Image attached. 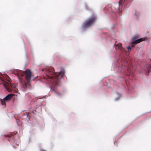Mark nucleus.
<instances>
[{"label":"nucleus","mask_w":151,"mask_h":151,"mask_svg":"<svg viewBox=\"0 0 151 151\" xmlns=\"http://www.w3.org/2000/svg\"><path fill=\"white\" fill-rule=\"evenodd\" d=\"M85 8L86 9H87V10H89V9L88 6L86 4H85Z\"/></svg>","instance_id":"obj_12"},{"label":"nucleus","mask_w":151,"mask_h":151,"mask_svg":"<svg viewBox=\"0 0 151 151\" xmlns=\"http://www.w3.org/2000/svg\"><path fill=\"white\" fill-rule=\"evenodd\" d=\"M149 64H146L144 67V70L146 72L147 75L149 74V73L151 71V60H149Z\"/></svg>","instance_id":"obj_6"},{"label":"nucleus","mask_w":151,"mask_h":151,"mask_svg":"<svg viewBox=\"0 0 151 151\" xmlns=\"http://www.w3.org/2000/svg\"><path fill=\"white\" fill-rule=\"evenodd\" d=\"M7 77H9L7 75H4L0 73V79L4 82V85L5 88L8 91H9V81L7 79Z\"/></svg>","instance_id":"obj_5"},{"label":"nucleus","mask_w":151,"mask_h":151,"mask_svg":"<svg viewBox=\"0 0 151 151\" xmlns=\"http://www.w3.org/2000/svg\"><path fill=\"white\" fill-rule=\"evenodd\" d=\"M3 83V85L4 86V82H1V83Z\"/></svg>","instance_id":"obj_19"},{"label":"nucleus","mask_w":151,"mask_h":151,"mask_svg":"<svg viewBox=\"0 0 151 151\" xmlns=\"http://www.w3.org/2000/svg\"><path fill=\"white\" fill-rule=\"evenodd\" d=\"M121 94H119V93H117L118 97L116 98H115V99H114L115 101H118L119 100V98L121 96Z\"/></svg>","instance_id":"obj_11"},{"label":"nucleus","mask_w":151,"mask_h":151,"mask_svg":"<svg viewBox=\"0 0 151 151\" xmlns=\"http://www.w3.org/2000/svg\"><path fill=\"white\" fill-rule=\"evenodd\" d=\"M10 137H11V136H12V133H10Z\"/></svg>","instance_id":"obj_17"},{"label":"nucleus","mask_w":151,"mask_h":151,"mask_svg":"<svg viewBox=\"0 0 151 151\" xmlns=\"http://www.w3.org/2000/svg\"><path fill=\"white\" fill-rule=\"evenodd\" d=\"M135 14L136 15H137L136 13H135Z\"/></svg>","instance_id":"obj_23"},{"label":"nucleus","mask_w":151,"mask_h":151,"mask_svg":"<svg viewBox=\"0 0 151 151\" xmlns=\"http://www.w3.org/2000/svg\"><path fill=\"white\" fill-rule=\"evenodd\" d=\"M10 88L11 87V85L12 84V83L10 82Z\"/></svg>","instance_id":"obj_18"},{"label":"nucleus","mask_w":151,"mask_h":151,"mask_svg":"<svg viewBox=\"0 0 151 151\" xmlns=\"http://www.w3.org/2000/svg\"><path fill=\"white\" fill-rule=\"evenodd\" d=\"M131 46L133 47V45H131Z\"/></svg>","instance_id":"obj_22"},{"label":"nucleus","mask_w":151,"mask_h":151,"mask_svg":"<svg viewBox=\"0 0 151 151\" xmlns=\"http://www.w3.org/2000/svg\"><path fill=\"white\" fill-rule=\"evenodd\" d=\"M10 92H11V89H10Z\"/></svg>","instance_id":"obj_21"},{"label":"nucleus","mask_w":151,"mask_h":151,"mask_svg":"<svg viewBox=\"0 0 151 151\" xmlns=\"http://www.w3.org/2000/svg\"><path fill=\"white\" fill-rule=\"evenodd\" d=\"M25 73L26 74V79L28 82H29L31 78V72L29 70L27 69L25 72L21 70L15 69L10 70V74L11 73L14 74L15 76L18 78L19 82L21 83H22V77Z\"/></svg>","instance_id":"obj_3"},{"label":"nucleus","mask_w":151,"mask_h":151,"mask_svg":"<svg viewBox=\"0 0 151 151\" xmlns=\"http://www.w3.org/2000/svg\"><path fill=\"white\" fill-rule=\"evenodd\" d=\"M9 100V94H8L3 99H0L1 104L4 107L6 106V103Z\"/></svg>","instance_id":"obj_7"},{"label":"nucleus","mask_w":151,"mask_h":151,"mask_svg":"<svg viewBox=\"0 0 151 151\" xmlns=\"http://www.w3.org/2000/svg\"><path fill=\"white\" fill-rule=\"evenodd\" d=\"M14 96V94L12 93H10V101L11 99V98Z\"/></svg>","instance_id":"obj_13"},{"label":"nucleus","mask_w":151,"mask_h":151,"mask_svg":"<svg viewBox=\"0 0 151 151\" xmlns=\"http://www.w3.org/2000/svg\"><path fill=\"white\" fill-rule=\"evenodd\" d=\"M145 40V38H139L137 40H135L134 42H131V43L132 44H138L140 42H141L142 41H143Z\"/></svg>","instance_id":"obj_9"},{"label":"nucleus","mask_w":151,"mask_h":151,"mask_svg":"<svg viewBox=\"0 0 151 151\" xmlns=\"http://www.w3.org/2000/svg\"><path fill=\"white\" fill-rule=\"evenodd\" d=\"M120 3V0L119 1V4Z\"/></svg>","instance_id":"obj_20"},{"label":"nucleus","mask_w":151,"mask_h":151,"mask_svg":"<svg viewBox=\"0 0 151 151\" xmlns=\"http://www.w3.org/2000/svg\"><path fill=\"white\" fill-rule=\"evenodd\" d=\"M32 113H33V114H34L35 115V113H34V111H32Z\"/></svg>","instance_id":"obj_16"},{"label":"nucleus","mask_w":151,"mask_h":151,"mask_svg":"<svg viewBox=\"0 0 151 151\" xmlns=\"http://www.w3.org/2000/svg\"><path fill=\"white\" fill-rule=\"evenodd\" d=\"M127 48L128 50L131 49V47L130 46H129L128 47H127Z\"/></svg>","instance_id":"obj_14"},{"label":"nucleus","mask_w":151,"mask_h":151,"mask_svg":"<svg viewBox=\"0 0 151 151\" xmlns=\"http://www.w3.org/2000/svg\"><path fill=\"white\" fill-rule=\"evenodd\" d=\"M14 137V143L16 145H19L20 142L19 138L17 135H15Z\"/></svg>","instance_id":"obj_8"},{"label":"nucleus","mask_w":151,"mask_h":151,"mask_svg":"<svg viewBox=\"0 0 151 151\" xmlns=\"http://www.w3.org/2000/svg\"><path fill=\"white\" fill-rule=\"evenodd\" d=\"M40 151H47L44 149H41L40 150Z\"/></svg>","instance_id":"obj_15"},{"label":"nucleus","mask_w":151,"mask_h":151,"mask_svg":"<svg viewBox=\"0 0 151 151\" xmlns=\"http://www.w3.org/2000/svg\"><path fill=\"white\" fill-rule=\"evenodd\" d=\"M119 58L116 63H113L112 67L114 70L115 68H117L118 71L128 76H130L133 71L136 70L135 66L133 65L130 58L125 55L126 51L122 45V43H119L114 45Z\"/></svg>","instance_id":"obj_1"},{"label":"nucleus","mask_w":151,"mask_h":151,"mask_svg":"<svg viewBox=\"0 0 151 151\" xmlns=\"http://www.w3.org/2000/svg\"><path fill=\"white\" fill-rule=\"evenodd\" d=\"M54 68L51 67L50 70H49L48 71L49 75L48 78L51 85L50 88L52 89V92H53L57 97L60 98L62 97V95L57 91L56 88L59 85L60 79L64 76L65 72L64 70H62L58 73L54 71Z\"/></svg>","instance_id":"obj_2"},{"label":"nucleus","mask_w":151,"mask_h":151,"mask_svg":"<svg viewBox=\"0 0 151 151\" xmlns=\"http://www.w3.org/2000/svg\"><path fill=\"white\" fill-rule=\"evenodd\" d=\"M95 19L96 17H93L86 20L82 25V31H85L89 28L93 24Z\"/></svg>","instance_id":"obj_4"},{"label":"nucleus","mask_w":151,"mask_h":151,"mask_svg":"<svg viewBox=\"0 0 151 151\" xmlns=\"http://www.w3.org/2000/svg\"><path fill=\"white\" fill-rule=\"evenodd\" d=\"M139 37V36L137 35H135L133 37L132 39V41L131 42H134L136 40H137Z\"/></svg>","instance_id":"obj_10"}]
</instances>
